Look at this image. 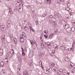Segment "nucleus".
Returning a JSON list of instances; mask_svg holds the SVG:
<instances>
[{
    "label": "nucleus",
    "instance_id": "nucleus-1",
    "mask_svg": "<svg viewBox=\"0 0 75 75\" xmlns=\"http://www.w3.org/2000/svg\"><path fill=\"white\" fill-rule=\"evenodd\" d=\"M1 40L2 41V42H4L6 40V39H5V35H2L1 36Z\"/></svg>",
    "mask_w": 75,
    "mask_h": 75
},
{
    "label": "nucleus",
    "instance_id": "nucleus-2",
    "mask_svg": "<svg viewBox=\"0 0 75 75\" xmlns=\"http://www.w3.org/2000/svg\"><path fill=\"white\" fill-rule=\"evenodd\" d=\"M74 66V64L72 63H70L69 64V67L70 68H72Z\"/></svg>",
    "mask_w": 75,
    "mask_h": 75
},
{
    "label": "nucleus",
    "instance_id": "nucleus-3",
    "mask_svg": "<svg viewBox=\"0 0 75 75\" xmlns=\"http://www.w3.org/2000/svg\"><path fill=\"white\" fill-rule=\"evenodd\" d=\"M47 47L50 49H51L52 48V46L51 45V43L50 42L47 43Z\"/></svg>",
    "mask_w": 75,
    "mask_h": 75
},
{
    "label": "nucleus",
    "instance_id": "nucleus-4",
    "mask_svg": "<svg viewBox=\"0 0 75 75\" xmlns=\"http://www.w3.org/2000/svg\"><path fill=\"white\" fill-rule=\"evenodd\" d=\"M63 26H64V28L66 29V30H67L68 28H69V25H67L66 24H64V25Z\"/></svg>",
    "mask_w": 75,
    "mask_h": 75
},
{
    "label": "nucleus",
    "instance_id": "nucleus-5",
    "mask_svg": "<svg viewBox=\"0 0 75 75\" xmlns=\"http://www.w3.org/2000/svg\"><path fill=\"white\" fill-rule=\"evenodd\" d=\"M23 75H29L27 71L25 70L23 72Z\"/></svg>",
    "mask_w": 75,
    "mask_h": 75
},
{
    "label": "nucleus",
    "instance_id": "nucleus-6",
    "mask_svg": "<svg viewBox=\"0 0 75 75\" xmlns=\"http://www.w3.org/2000/svg\"><path fill=\"white\" fill-rule=\"evenodd\" d=\"M0 67H4V62L3 61H1L0 63Z\"/></svg>",
    "mask_w": 75,
    "mask_h": 75
},
{
    "label": "nucleus",
    "instance_id": "nucleus-7",
    "mask_svg": "<svg viewBox=\"0 0 75 75\" xmlns=\"http://www.w3.org/2000/svg\"><path fill=\"white\" fill-rule=\"evenodd\" d=\"M6 27L4 25H2L1 27V29L2 31H4Z\"/></svg>",
    "mask_w": 75,
    "mask_h": 75
},
{
    "label": "nucleus",
    "instance_id": "nucleus-8",
    "mask_svg": "<svg viewBox=\"0 0 75 75\" xmlns=\"http://www.w3.org/2000/svg\"><path fill=\"white\" fill-rule=\"evenodd\" d=\"M33 60H30L29 61V64L30 65V66H32L33 65Z\"/></svg>",
    "mask_w": 75,
    "mask_h": 75
},
{
    "label": "nucleus",
    "instance_id": "nucleus-9",
    "mask_svg": "<svg viewBox=\"0 0 75 75\" xmlns=\"http://www.w3.org/2000/svg\"><path fill=\"white\" fill-rule=\"evenodd\" d=\"M10 22V21H8V23L7 25H6L7 26V28H9V27H11V24L10 23H8L9 22Z\"/></svg>",
    "mask_w": 75,
    "mask_h": 75
},
{
    "label": "nucleus",
    "instance_id": "nucleus-10",
    "mask_svg": "<svg viewBox=\"0 0 75 75\" xmlns=\"http://www.w3.org/2000/svg\"><path fill=\"white\" fill-rule=\"evenodd\" d=\"M60 48L61 50H66L65 49V46H62L60 47Z\"/></svg>",
    "mask_w": 75,
    "mask_h": 75
},
{
    "label": "nucleus",
    "instance_id": "nucleus-11",
    "mask_svg": "<svg viewBox=\"0 0 75 75\" xmlns=\"http://www.w3.org/2000/svg\"><path fill=\"white\" fill-rule=\"evenodd\" d=\"M22 9L21 10L20 9H21V8H19L18 9V11H20V12H22V11H23V10L24 9V8L23 7H22Z\"/></svg>",
    "mask_w": 75,
    "mask_h": 75
},
{
    "label": "nucleus",
    "instance_id": "nucleus-12",
    "mask_svg": "<svg viewBox=\"0 0 75 75\" xmlns=\"http://www.w3.org/2000/svg\"><path fill=\"white\" fill-rule=\"evenodd\" d=\"M52 25L54 27H56L57 25V24L55 23V22L54 21H53L52 22Z\"/></svg>",
    "mask_w": 75,
    "mask_h": 75
},
{
    "label": "nucleus",
    "instance_id": "nucleus-13",
    "mask_svg": "<svg viewBox=\"0 0 75 75\" xmlns=\"http://www.w3.org/2000/svg\"><path fill=\"white\" fill-rule=\"evenodd\" d=\"M1 72L2 74H5V73H6L5 69H2L1 71Z\"/></svg>",
    "mask_w": 75,
    "mask_h": 75
},
{
    "label": "nucleus",
    "instance_id": "nucleus-14",
    "mask_svg": "<svg viewBox=\"0 0 75 75\" xmlns=\"http://www.w3.org/2000/svg\"><path fill=\"white\" fill-rule=\"evenodd\" d=\"M33 56V52H32L31 53H30L29 54V58H31Z\"/></svg>",
    "mask_w": 75,
    "mask_h": 75
},
{
    "label": "nucleus",
    "instance_id": "nucleus-15",
    "mask_svg": "<svg viewBox=\"0 0 75 75\" xmlns=\"http://www.w3.org/2000/svg\"><path fill=\"white\" fill-rule=\"evenodd\" d=\"M53 47L56 50H57V44H54Z\"/></svg>",
    "mask_w": 75,
    "mask_h": 75
},
{
    "label": "nucleus",
    "instance_id": "nucleus-16",
    "mask_svg": "<svg viewBox=\"0 0 75 75\" xmlns=\"http://www.w3.org/2000/svg\"><path fill=\"white\" fill-rule=\"evenodd\" d=\"M47 69H48V71H49V72H50L51 71H52V69L50 67H47Z\"/></svg>",
    "mask_w": 75,
    "mask_h": 75
},
{
    "label": "nucleus",
    "instance_id": "nucleus-17",
    "mask_svg": "<svg viewBox=\"0 0 75 75\" xmlns=\"http://www.w3.org/2000/svg\"><path fill=\"white\" fill-rule=\"evenodd\" d=\"M71 30L72 31H75V27L73 26L71 28Z\"/></svg>",
    "mask_w": 75,
    "mask_h": 75
},
{
    "label": "nucleus",
    "instance_id": "nucleus-18",
    "mask_svg": "<svg viewBox=\"0 0 75 75\" xmlns=\"http://www.w3.org/2000/svg\"><path fill=\"white\" fill-rule=\"evenodd\" d=\"M23 3V0H18L17 1V2L18 3Z\"/></svg>",
    "mask_w": 75,
    "mask_h": 75
},
{
    "label": "nucleus",
    "instance_id": "nucleus-19",
    "mask_svg": "<svg viewBox=\"0 0 75 75\" xmlns=\"http://www.w3.org/2000/svg\"><path fill=\"white\" fill-rule=\"evenodd\" d=\"M50 66L52 67H54V65H55V64L53 63H51L50 64Z\"/></svg>",
    "mask_w": 75,
    "mask_h": 75
},
{
    "label": "nucleus",
    "instance_id": "nucleus-20",
    "mask_svg": "<svg viewBox=\"0 0 75 75\" xmlns=\"http://www.w3.org/2000/svg\"><path fill=\"white\" fill-rule=\"evenodd\" d=\"M46 1H47V3H49V4H50L51 2L52 1L51 0H45Z\"/></svg>",
    "mask_w": 75,
    "mask_h": 75
},
{
    "label": "nucleus",
    "instance_id": "nucleus-21",
    "mask_svg": "<svg viewBox=\"0 0 75 75\" xmlns=\"http://www.w3.org/2000/svg\"><path fill=\"white\" fill-rule=\"evenodd\" d=\"M13 40L15 44H17V38H14Z\"/></svg>",
    "mask_w": 75,
    "mask_h": 75
},
{
    "label": "nucleus",
    "instance_id": "nucleus-22",
    "mask_svg": "<svg viewBox=\"0 0 75 75\" xmlns=\"http://www.w3.org/2000/svg\"><path fill=\"white\" fill-rule=\"evenodd\" d=\"M65 60L66 61H69V58L66 57L65 58Z\"/></svg>",
    "mask_w": 75,
    "mask_h": 75
},
{
    "label": "nucleus",
    "instance_id": "nucleus-23",
    "mask_svg": "<svg viewBox=\"0 0 75 75\" xmlns=\"http://www.w3.org/2000/svg\"><path fill=\"white\" fill-rule=\"evenodd\" d=\"M10 36L11 37V38H10V39L11 40V42H13V39H12L11 38H13V35H10Z\"/></svg>",
    "mask_w": 75,
    "mask_h": 75
},
{
    "label": "nucleus",
    "instance_id": "nucleus-24",
    "mask_svg": "<svg viewBox=\"0 0 75 75\" xmlns=\"http://www.w3.org/2000/svg\"><path fill=\"white\" fill-rule=\"evenodd\" d=\"M1 52H3V48H0V53H1Z\"/></svg>",
    "mask_w": 75,
    "mask_h": 75
},
{
    "label": "nucleus",
    "instance_id": "nucleus-25",
    "mask_svg": "<svg viewBox=\"0 0 75 75\" xmlns=\"http://www.w3.org/2000/svg\"><path fill=\"white\" fill-rule=\"evenodd\" d=\"M44 32L45 33V34H48V30H45L44 31Z\"/></svg>",
    "mask_w": 75,
    "mask_h": 75
},
{
    "label": "nucleus",
    "instance_id": "nucleus-26",
    "mask_svg": "<svg viewBox=\"0 0 75 75\" xmlns=\"http://www.w3.org/2000/svg\"><path fill=\"white\" fill-rule=\"evenodd\" d=\"M63 72V70H62V69H60L59 70V72H60V73H61V72Z\"/></svg>",
    "mask_w": 75,
    "mask_h": 75
},
{
    "label": "nucleus",
    "instance_id": "nucleus-27",
    "mask_svg": "<svg viewBox=\"0 0 75 75\" xmlns=\"http://www.w3.org/2000/svg\"><path fill=\"white\" fill-rule=\"evenodd\" d=\"M45 47H47L48 46V43L45 42Z\"/></svg>",
    "mask_w": 75,
    "mask_h": 75
},
{
    "label": "nucleus",
    "instance_id": "nucleus-28",
    "mask_svg": "<svg viewBox=\"0 0 75 75\" xmlns=\"http://www.w3.org/2000/svg\"><path fill=\"white\" fill-rule=\"evenodd\" d=\"M20 6V4H16V7H18Z\"/></svg>",
    "mask_w": 75,
    "mask_h": 75
},
{
    "label": "nucleus",
    "instance_id": "nucleus-29",
    "mask_svg": "<svg viewBox=\"0 0 75 75\" xmlns=\"http://www.w3.org/2000/svg\"><path fill=\"white\" fill-rule=\"evenodd\" d=\"M9 13L11 14H13V12H12V10H11L9 11Z\"/></svg>",
    "mask_w": 75,
    "mask_h": 75
},
{
    "label": "nucleus",
    "instance_id": "nucleus-30",
    "mask_svg": "<svg viewBox=\"0 0 75 75\" xmlns=\"http://www.w3.org/2000/svg\"><path fill=\"white\" fill-rule=\"evenodd\" d=\"M52 53L53 54H55V50H52Z\"/></svg>",
    "mask_w": 75,
    "mask_h": 75
},
{
    "label": "nucleus",
    "instance_id": "nucleus-31",
    "mask_svg": "<svg viewBox=\"0 0 75 75\" xmlns=\"http://www.w3.org/2000/svg\"><path fill=\"white\" fill-rule=\"evenodd\" d=\"M30 42L31 44V46H33L34 45V43H33L32 42V40H31L30 41Z\"/></svg>",
    "mask_w": 75,
    "mask_h": 75
},
{
    "label": "nucleus",
    "instance_id": "nucleus-32",
    "mask_svg": "<svg viewBox=\"0 0 75 75\" xmlns=\"http://www.w3.org/2000/svg\"><path fill=\"white\" fill-rule=\"evenodd\" d=\"M72 45V47H75V43L74 42H73Z\"/></svg>",
    "mask_w": 75,
    "mask_h": 75
},
{
    "label": "nucleus",
    "instance_id": "nucleus-33",
    "mask_svg": "<svg viewBox=\"0 0 75 75\" xmlns=\"http://www.w3.org/2000/svg\"><path fill=\"white\" fill-rule=\"evenodd\" d=\"M72 50H73V48H69L68 49V51H72Z\"/></svg>",
    "mask_w": 75,
    "mask_h": 75
},
{
    "label": "nucleus",
    "instance_id": "nucleus-34",
    "mask_svg": "<svg viewBox=\"0 0 75 75\" xmlns=\"http://www.w3.org/2000/svg\"><path fill=\"white\" fill-rule=\"evenodd\" d=\"M32 42L33 44H36V42L35 40H33V41H32Z\"/></svg>",
    "mask_w": 75,
    "mask_h": 75
},
{
    "label": "nucleus",
    "instance_id": "nucleus-35",
    "mask_svg": "<svg viewBox=\"0 0 75 75\" xmlns=\"http://www.w3.org/2000/svg\"><path fill=\"white\" fill-rule=\"evenodd\" d=\"M19 6L20 7H21V6H22V7H24L23 6V4L22 3H21L19 4Z\"/></svg>",
    "mask_w": 75,
    "mask_h": 75
},
{
    "label": "nucleus",
    "instance_id": "nucleus-36",
    "mask_svg": "<svg viewBox=\"0 0 75 75\" xmlns=\"http://www.w3.org/2000/svg\"><path fill=\"white\" fill-rule=\"evenodd\" d=\"M52 36H53V35H52V34L50 35L49 37V38L51 39V38H52Z\"/></svg>",
    "mask_w": 75,
    "mask_h": 75
},
{
    "label": "nucleus",
    "instance_id": "nucleus-37",
    "mask_svg": "<svg viewBox=\"0 0 75 75\" xmlns=\"http://www.w3.org/2000/svg\"><path fill=\"white\" fill-rule=\"evenodd\" d=\"M67 4L68 7H69V6H70V5H71V4L69 2H67Z\"/></svg>",
    "mask_w": 75,
    "mask_h": 75
},
{
    "label": "nucleus",
    "instance_id": "nucleus-38",
    "mask_svg": "<svg viewBox=\"0 0 75 75\" xmlns=\"http://www.w3.org/2000/svg\"><path fill=\"white\" fill-rule=\"evenodd\" d=\"M69 8L68 7H66V8H65V10H67V11H69Z\"/></svg>",
    "mask_w": 75,
    "mask_h": 75
},
{
    "label": "nucleus",
    "instance_id": "nucleus-39",
    "mask_svg": "<svg viewBox=\"0 0 75 75\" xmlns=\"http://www.w3.org/2000/svg\"><path fill=\"white\" fill-rule=\"evenodd\" d=\"M47 13L45 12V14H43V17H45L47 16Z\"/></svg>",
    "mask_w": 75,
    "mask_h": 75
},
{
    "label": "nucleus",
    "instance_id": "nucleus-40",
    "mask_svg": "<svg viewBox=\"0 0 75 75\" xmlns=\"http://www.w3.org/2000/svg\"><path fill=\"white\" fill-rule=\"evenodd\" d=\"M59 24H60V25H62V21H60L59 23Z\"/></svg>",
    "mask_w": 75,
    "mask_h": 75
},
{
    "label": "nucleus",
    "instance_id": "nucleus-41",
    "mask_svg": "<svg viewBox=\"0 0 75 75\" xmlns=\"http://www.w3.org/2000/svg\"><path fill=\"white\" fill-rule=\"evenodd\" d=\"M21 41H24V37L21 39Z\"/></svg>",
    "mask_w": 75,
    "mask_h": 75
},
{
    "label": "nucleus",
    "instance_id": "nucleus-42",
    "mask_svg": "<svg viewBox=\"0 0 75 75\" xmlns=\"http://www.w3.org/2000/svg\"><path fill=\"white\" fill-rule=\"evenodd\" d=\"M17 72H19L20 71V69L18 68L17 69Z\"/></svg>",
    "mask_w": 75,
    "mask_h": 75
},
{
    "label": "nucleus",
    "instance_id": "nucleus-43",
    "mask_svg": "<svg viewBox=\"0 0 75 75\" xmlns=\"http://www.w3.org/2000/svg\"><path fill=\"white\" fill-rule=\"evenodd\" d=\"M72 24L73 25L75 26V22H72Z\"/></svg>",
    "mask_w": 75,
    "mask_h": 75
},
{
    "label": "nucleus",
    "instance_id": "nucleus-44",
    "mask_svg": "<svg viewBox=\"0 0 75 75\" xmlns=\"http://www.w3.org/2000/svg\"><path fill=\"white\" fill-rule=\"evenodd\" d=\"M39 64H40V65H42V61H41V60H40V61H39Z\"/></svg>",
    "mask_w": 75,
    "mask_h": 75
},
{
    "label": "nucleus",
    "instance_id": "nucleus-45",
    "mask_svg": "<svg viewBox=\"0 0 75 75\" xmlns=\"http://www.w3.org/2000/svg\"><path fill=\"white\" fill-rule=\"evenodd\" d=\"M50 17L51 18H54V16L52 15H50Z\"/></svg>",
    "mask_w": 75,
    "mask_h": 75
},
{
    "label": "nucleus",
    "instance_id": "nucleus-46",
    "mask_svg": "<svg viewBox=\"0 0 75 75\" xmlns=\"http://www.w3.org/2000/svg\"><path fill=\"white\" fill-rule=\"evenodd\" d=\"M44 37L46 38H48V36L47 35H44Z\"/></svg>",
    "mask_w": 75,
    "mask_h": 75
},
{
    "label": "nucleus",
    "instance_id": "nucleus-47",
    "mask_svg": "<svg viewBox=\"0 0 75 75\" xmlns=\"http://www.w3.org/2000/svg\"><path fill=\"white\" fill-rule=\"evenodd\" d=\"M23 37H23V35H21L20 36V38H23Z\"/></svg>",
    "mask_w": 75,
    "mask_h": 75
},
{
    "label": "nucleus",
    "instance_id": "nucleus-48",
    "mask_svg": "<svg viewBox=\"0 0 75 75\" xmlns=\"http://www.w3.org/2000/svg\"><path fill=\"white\" fill-rule=\"evenodd\" d=\"M24 41H23V40H21V44H23V43H24Z\"/></svg>",
    "mask_w": 75,
    "mask_h": 75
},
{
    "label": "nucleus",
    "instance_id": "nucleus-49",
    "mask_svg": "<svg viewBox=\"0 0 75 75\" xmlns=\"http://www.w3.org/2000/svg\"><path fill=\"white\" fill-rule=\"evenodd\" d=\"M22 34L24 37H25V36H24V35H25V33H22Z\"/></svg>",
    "mask_w": 75,
    "mask_h": 75
},
{
    "label": "nucleus",
    "instance_id": "nucleus-50",
    "mask_svg": "<svg viewBox=\"0 0 75 75\" xmlns=\"http://www.w3.org/2000/svg\"><path fill=\"white\" fill-rule=\"evenodd\" d=\"M57 1L58 2L57 4H60V2H59V0H57Z\"/></svg>",
    "mask_w": 75,
    "mask_h": 75
},
{
    "label": "nucleus",
    "instance_id": "nucleus-51",
    "mask_svg": "<svg viewBox=\"0 0 75 75\" xmlns=\"http://www.w3.org/2000/svg\"><path fill=\"white\" fill-rule=\"evenodd\" d=\"M50 24H51V23L52 22V20H50L49 21Z\"/></svg>",
    "mask_w": 75,
    "mask_h": 75
},
{
    "label": "nucleus",
    "instance_id": "nucleus-52",
    "mask_svg": "<svg viewBox=\"0 0 75 75\" xmlns=\"http://www.w3.org/2000/svg\"><path fill=\"white\" fill-rule=\"evenodd\" d=\"M62 74H63V75H65V74H66V73L65 72H62Z\"/></svg>",
    "mask_w": 75,
    "mask_h": 75
},
{
    "label": "nucleus",
    "instance_id": "nucleus-53",
    "mask_svg": "<svg viewBox=\"0 0 75 75\" xmlns=\"http://www.w3.org/2000/svg\"><path fill=\"white\" fill-rule=\"evenodd\" d=\"M32 32H35V30H34L33 28H32Z\"/></svg>",
    "mask_w": 75,
    "mask_h": 75
},
{
    "label": "nucleus",
    "instance_id": "nucleus-54",
    "mask_svg": "<svg viewBox=\"0 0 75 75\" xmlns=\"http://www.w3.org/2000/svg\"><path fill=\"white\" fill-rule=\"evenodd\" d=\"M3 53V52H1V53L0 52V56H2Z\"/></svg>",
    "mask_w": 75,
    "mask_h": 75
},
{
    "label": "nucleus",
    "instance_id": "nucleus-55",
    "mask_svg": "<svg viewBox=\"0 0 75 75\" xmlns=\"http://www.w3.org/2000/svg\"><path fill=\"white\" fill-rule=\"evenodd\" d=\"M69 11H71V9L69 8Z\"/></svg>",
    "mask_w": 75,
    "mask_h": 75
},
{
    "label": "nucleus",
    "instance_id": "nucleus-56",
    "mask_svg": "<svg viewBox=\"0 0 75 75\" xmlns=\"http://www.w3.org/2000/svg\"><path fill=\"white\" fill-rule=\"evenodd\" d=\"M9 59H11V58L12 57V56L10 55L9 56Z\"/></svg>",
    "mask_w": 75,
    "mask_h": 75
},
{
    "label": "nucleus",
    "instance_id": "nucleus-57",
    "mask_svg": "<svg viewBox=\"0 0 75 75\" xmlns=\"http://www.w3.org/2000/svg\"><path fill=\"white\" fill-rule=\"evenodd\" d=\"M73 67H74V68H73L74 71H75V66H73Z\"/></svg>",
    "mask_w": 75,
    "mask_h": 75
},
{
    "label": "nucleus",
    "instance_id": "nucleus-58",
    "mask_svg": "<svg viewBox=\"0 0 75 75\" xmlns=\"http://www.w3.org/2000/svg\"><path fill=\"white\" fill-rule=\"evenodd\" d=\"M22 55H23V56H24V55H25V53L24 52L22 53Z\"/></svg>",
    "mask_w": 75,
    "mask_h": 75
},
{
    "label": "nucleus",
    "instance_id": "nucleus-59",
    "mask_svg": "<svg viewBox=\"0 0 75 75\" xmlns=\"http://www.w3.org/2000/svg\"><path fill=\"white\" fill-rule=\"evenodd\" d=\"M26 6L27 8H29V7H30V5H29L27 6Z\"/></svg>",
    "mask_w": 75,
    "mask_h": 75
},
{
    "label": "nucleus",
    "instance_id": "nucleus-60",
    "mask_svg": "<svg viewBox=\"0 0 75 75\" xmlns=\"http://www.w3.org/2000/svg\"><path fill=\"white\" fill-rule=\"evenodd\" d=\"M18 75H22V74H21V73H18Z\"/></svg>",
    "mask_w": 75,
    "mask_h": 75
},
{
    "label": "nucleus",
    "instance_id": "nucleus-61",
    "mask_svg": "<svg viewBox=\"0 0 75 75\" xmlns=\"http://www.w3.org/2000/svg\"><path fill=\"white\" fill-rule=\"evenodd\" d=\"M46 72H50V71H48V70L47 69V70H46Z\"/></svg>",
    "mask_w": 75,
    "mask_h": 75
},
{
    "label": "nucleus",
    "instance_id": "nucleus-62",
    "mask_svg": "<svg viewBox=\"0 0 75 75\" xmlns=\"http://www.w3.org/2000/svg\"><path fill=\"white\" fill-rule=\"evenodd\" d=\"M23 59H24V60H25V61L26 60V58L24 57L23 58Z\"/></svg>",
    "mask_w": 75,
    "mask_h": 75
},
{
    "label": "nucleus",
    "instance_id": "nucleus-63",
    "mask_svg": "<svg viewBox=\"0 0 75 75\" xmlns=\"http://www.w3.org/2000/svg\"><path fill=\"white\" fill-rule=\"evenodd\" d=\"M9 11H10V10H12V9L10 8V7H9Z\"/></svg>",
    "mask_w": 75,
    "mask_h": 75
},
{
    "label": "nucleus",
    "instance_id": "nucleus-64",
    "mask_svg": "<svg viewBox=\"0 0 75 75\" xmlns=\"http://www.w3.org/2000/svg\"><path fill=\"white\" fill-rule=\"evenodd\" d=\"M35 23H36V25H37V24H38V21L36 22Z\"/></svg>",
    "mask_w": 75,
    "mask_h": 75
}]
</instances>
